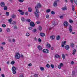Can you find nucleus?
I'll return each instance as SVG.
<instances>
[{
    "instance_id": "f257e3e1",
    "label": "nucleus",
    "mask_w": 77,
    "mask_h": 77,
    "mask_svg": "<svg viewBox=\"0 0 77 77\" xmlns=\"http://www.w3.org/2000/svg\"><path fill=\"white\" fill-rule=\"evenodd\" d=\"M42 7V5L41 4L38 3L37 4L36 6H35V8L36 11H35L34 12V14H35V16L36 17V18H39V11L38 8H41Z\"/></svg>"
},
{
    "instance_id": "f03ea898",
    "label": "nucleus",
    "mask_w": 77,
    "mask_h": 77,
    "mask_svg": "<svg viewBox=\"0 0 77 77\" xmlns=\"http://www.w3.org/2000/svg\"><path fill=\"white\" fill-rule=\"evenodd\" d=\"M15 57L16 59H19L20 58V54L18 53H17L15 54Z\"/></svg>"
},
{
    "instance_id": "7ed1b4c3",
    "label": "nucleus",
    "mask_w": 77,
    "mask_h": 77,
    "mask_svg": "<svg viewBox=\"0 0 77 77\" xmlns=\"http://www.w3.org/2000/svg\"><path fill=\"white\" fill-rule=\"evenodd\" d=\"M16 68L15 66H13L12 69V70L13 71V73L14 74H16Z\"/></svg>"
},
{
    "instance_id": "20e7f679",
    "label": "nucleus",
    "mask_w": 77,
    "mask_h": 77,
    "mask_svg": "<svg viewBox=\"0 0 77 77\" xmlns=\"http://www.w3.org/2000/svg\"><path fill=\"white\" fill-rule=\"evenodd\" d=\"M66 41H65L64 42L63 41L61 43V46L62 47H65V45H66Z\"/></svg>"
},
{
    "instance_id": "39448f33",
    "label": "nucleus",
    "mask_w": 77,
    "mask_h": 77,
    "mask_svg": "<svg viewBox=\"0 0 77 77\" xmlns=\"http://www.w3.org/2000/svg\"><path fill=\"white\" fill-rule=\"evenodd\" d=\"M0 6L2 8H4L5 6V3L3 2H2L0 3Z\"/></svg>"
},
{
    "instance_id": "423d86ee",
    "label": "nucleus",
    "mask_w": 77,
    "mask_h": 77,
    "mask_svg": "<svg viewBox=\"0 0 77 77\" xmlns=\"http://www.w3.org/2000/svg\"><path fill=\"white\" fill-rule=\"evenodd\" d=\"M30 25L31 27H34L35 26V24L33 22H31L30 23Z\"/></svg>"
},
{
    "instance_id": "0eeeda50",
    "label": "nucleus",
    "mask_w": 77,
    "mask_h": 77,
    "mask_svg": "<svg viewBox=\"0 0 77 77\" xmlns=\"http://www.w3.org/2000/svg\"><path fill=\"white\" fill-rule=\"evenodd\" d=\"M43 53H49V51L46 49H44L43 50Z\"/></svg>"
},
{
    "instance_id": "6e6552de",
    "label": "nucleus",
    "mask_w": 77,
    "mask_h": 77,
    "mask_svg": "<svg viewBox=\"0 0 77 77\" xmlns=\"http://www.w3.org/2000/svg\"><path fill=\"white\" fill-rule=\"evenodd\" d=\"M63 25L65 26V27H68V22L67 21H65L63 23Z\"/></svg>"
},
{
    "instance_id": "1a4fd4ad",
    "label": "nucleus",
    "mask_w": 77,
    "mask_h": 77,
    "mask_svg": "<svg viewBox=\"0 0 77 77\" xmlns=\"http://www.w3.org/2000/svg\"><path fill=\"white\" fill-rule=\"evenodd\" d=\"M18 11L20 12V15H24V12L23 11L19 9L18 10Z\"/></svg>"
},
{
    "instance_id": "9d476101",
    "label": "nucleus",
    "mask_w": 77,
    "mask_h": 77,
    "mask_svg": "<svg viewBox=\"0 0 77 77\" xmlns=\"http://www.w3.org/2000/svg\"><path fill=\"white\" fill-rule=\"evenodd\" d=\"M65 49L67 50H68L69 49V46L68 45H66L65 46Z\"/></svg>"
},
{
    "instance_id": "9b49d317",
    "label": "nucleus",
    "mask_w": 77,
    "mask_h": 77,
    "mask_svg": "<svg viewBox=\"0 0 77 77\" xmlns=\"http://www.w3.org/2000/svg\"><path fill=\"white\" fill-rule=\"evenodd\" d=\"M63 66V64L62 63H60V64L58 66V68L59 69H60L61 68V67H62Z\"/></svg>"
},
{
    "instance_id": "f8f14e48",
    "label": "nucleus",
    "mask_w": 77,
    "mask_h": 77,
    "mask_svg": "<svg viewBox=\"0 0 77 77\" xmlns=\"http://www.w3.org/2000/svg\"><path fill=\"white\" fill-rule=\"evenodd\" d=\"M69 30L70 32L71 33L72 31V26H71V25H70L69 26Z\"/></svg>"
},
{
    "instance_id": "ddd939ff",
    "label": "nucleus",
    "mask_w": 77,
    "mask_h": 77,
    "mask_svg": "<svg viewBox=\"0 0 77 77\" xmlns=\"http://www.w3.org/2000/svg\"><path fill=\"white\" fill-rule=\"evenodd\" d=\"M57 1H54V2L53 6H54V7H56L57 6Z\"/></svg>"
},
{
    "instance_id": "4468645a",
    "label": "nucleus",
    "mask_w": 77,
    "mask_h": 77,
    "mask_svg": "<svg viewBox=\"0 0 77 77\" xmlns=\"http://www.w3.org/2000/svg\"><path fill=\"white\" fill-rule=\"evenodd\" d=\"M50 38L52 40H53L55 39V36L54 35H51L50 36Z\"/></svg>"
},
{
    "instance_id": "2eb2a0df",
    "label": "nucleus",
    "mask_w": 77,
    "mask_h": 77,
    "mask_svg": "<svg viewBox=\"0 0 77 77\" xmlns=\"http://www.w3.org/2000/svg\"><path fill=\"white\" fill-rule=\"evenodd\" d=\"M55 57L57 59H60V56L58 54L55 55Z\"/></svg>"
},
{
    "instance_id": "dca6fc26",
    "label": "nucleus",
    "mask_w": 77,
    "mask_h": 77,
    "mask_svg": "<svg viewBox=\"0 0 77 77\" xmlns=\"http://www.w3.org/2000/svg\"><path fill=\"white\" fill-rule=\"evenodd\" d=\"M40 35L41 36H42V37H44V36H45V33L42 32H41L40 33Z\"/></svg>"
},
{
    "instance_id": "f3484780",
    "label": "nucleus",
    "mask_w": 77,
    "mask_h": 77,
    "mask_svg": "<svg viewBox=\"0 0 77 77\" xmlns=\"http://www.w3.org/2000/svg\"><path fill=\"white\" fill-rule=\"evenodd\" d=\"M37 48L39 50H42V47L40 45H38Z\"/></svg>"
},
{
    "instance_id": "a211bd4d",
    "label": "nucleus",
    "mask_w": 77,
    "mask_h": 77,
    "mask_svg": "<svg viewBox=\"0 0 77 77\" xmlns=\"http://www.w3.org/2000/svg\"><path fill=\"white\" fill-rule=\"evenodd\" d=\"M71 47V48H73L74 47V44L73 43H72L70 44V45Z\"/></svg>"
},
{
    "instance_id": "6ab92c4d",
    "label": "nucleus",
    "mask_w": 77,
    "mask_h": 77,
    "mask_svg": "<svg viewBox=\"0 0 77 77\" xmlns=\"http://www.w3.org/2000/svg\"><path fill=\"white\" fill-rule=\"evenodd\" d=\"M4 7V11H6L8 10V6H5Z\"/></svg>"
},
{
    "instance_id": "aec40b11",
    "label": "nucleus",
    "mask_w": 77,
    "mask_h": 77,
    "mask_svg": "<svg viewBox=\"0 0 77 77\" xmlns=\"http://www.w3.org/2000/svg\"><path fill=\"white\" fill-rule=\"evenodd\" d=\"M61 9L63 10V11H65V10H67V8L66 7H63Z\"/></svg>"
},
{
    "instance_id": "412c9836",
    "label": "nucleus",
    "mask_w": 77,
    "mask_h": 77,
    "mask_svg": "<svg viewBox=\"0 0 77 77\" xmlns=\"http://www.w3.org/2000/svg\"><path fill=\"white\" fill-rule=\"evenodd\" d=\"M12 21H13L12 19L11 18H10V19L8 20V21L10 22L11 24H12V23H12Z\"/></svg>"
},
{
    "instance_id": "4be33fe9",
    "label": "nucleus",
    "mask_w": 77,
    "mask_h": 77,
    "mask_svg": "<svg viewBox=\"0 0 77 77\" xmlns=\"http://www.w3.org/2000/svg\"><path fill=\"white\" fill-rule=\"evenodd\" d=\"M11 17L12 18H16V15L15 14H13L11 16Z\"/></svg>"
},
{
    "instance_id": "5701e85b",
    "label": "nucleus",
    "mask_w": 77,
    "mask_h": 77,
    "mask_svg": "<svg viewBox=\"0 0 77 77\" xmlns=\"http://www.w3.org/2000/svg\"><path fill=\"white\" fill-rule=\"evenodd\" d=\"M62 57H63V60L65 59V55H64V54H63L62 55Z\"/></svg>"
},
{
    "instance_id": "b1692460",
    "label": "nucleus",
    "mask_w": 77,
    "mask_h": 77,
    "mask_svg": "<svg viewBox=\"0 0 77 77\" xmlns=\"http://www.w3.org/2000/svg\"><path fill=\"white\" fill-rule=\"evenodd\" d=\"M46 46L47 47H48V48H50V47H51V45L49 44H47Z\"/></svg>"
},
{
    "instance_id": "393cba45",
    "label": "nucleus",
    "mask_w": 77,
    "mask_h": 77,
    "mask_svg": "<svg viewBox=\"0 0 77 77\" xmlns=\"http://www.w3.org/2000/svg\"><path fill=\"white\" fill-rule=\"evenodd\" d=\"M72 10L73 11H75L74 8L75 7H74V6L72 5Z\"/></svg>"
},
{
    "instance_id": "a878e982",
    "label": "nucleus",
    "mask_w": 77,
    "mask_h": 77,
    "mask_svg": "<svg viewBox=\"0 0 77 77\" xmlns=\"http://www.w3.org/2000/svg\"><path fill=\"white\" fill-rule=\"evenodd\" d=\"M11 65H14L15 64V61H12L10 63Z\"/></svg>"
},
{
    "instance_id": "bb28decb",
    "label": "nucleus",
    "mask_w": 77,
    "mask_h": 77,
    "mask_svg": "<svg viewBox=\"0 0 77 77\" xmlns=\"http://www.w3.org/2000/svg\"><path fill=\"white\" fill-rule=\"evenodd\" d=\"M40 69L41 71H44V68L42 67H41L40 68Z\"/></svg>"
},
{
    "instance_id": "cd10ccee",
    "label": "nucleus",
    "mask_w": 77,
    "mask_h": 77,
    "mask_svg": "<svg viewBox=\"0 0 77 77\" xmlns=\"http://www.w3.org/2000/svg\"><path fill=\"white\" fill-rule=\"evenodd\" d=\"M75 52H76V50L75 49H74L73 50V52L72 53V54L74 55L75 54Z\"/></svg>"
},
{
    "instance_id": "c85d7f7f",
    "label": "nucleus",
    "mask_w": 77,
    "mask_h": 77,
    "mask_svg": "<svg viewBox=\"0 0 77 77\" xmlns=\"http://www.w3.org/2000/svg\"><path fill=\"white\" fill-rule=\"evenodd\" d=\"M28 11L29 12H32V8H28Z\"/></svg>"
},
{
    "instance_id": "c756f323",
    "label": "nucleus",
    "mask_w": 77,
    "mask_h": 77,
    "mask_svg": "<svg viewBox=\"0 0 77 77\" xmlns=\"http://www.w3.org/2000/svg\"><path fill=\"white\" fill-rule=\"evenodd\" d=\"M21 20L22 21H23V22H24V20L25 19H24V17H21Z\"/></svg>"
},
{
    "instance_id": "7c9ffc66",
    "label": "nucleus",
    "mask_w": 77,
    "mask_h": 77,
    "mask_svg": "<svg viewBox=\"0 0 77 77\" xmlns=\"http://www.w3.org/2000/svg\"><path fill=\"white\" fill-rule=\"evenodd\" d=\"M69 21L70 23H73V21L71 19H69Z\"/></svg>"
},
{
    "instance_id": "2f4dec72",
    "label": "nucleus",
    "mask_w": 77,
    "mask_h": 77,
    "mask_svg": "<svg viewBox=\"0 0 77 77\" xmlns=\"http://www.w3.org/2000/svg\"><path fill=\"white\" fill-rule=\"evenodd\" d=\"M60 39V36L58 35L57 37V40H59Z\"/></svg>"
},
{
    "instance_id": "473e14b6",
    "label": "nucleus",
    "mask_w": 77,
    "mask_h": 77,
    "mask_svg": "<svg viewBox=\"0 0 77 77\" xmlns=\"http://www.w3.org/2000/svg\"><path fill=\"white\" fill-rule=\"evenodd\" d=\"M13 25H15L16 24V22L15 21H14L12 23Z\"/></svg>"
},
{
    "instance_id": "72a5a7b5",
    "label": "nucleus",
    "mask_w": 77,
    "mask_h": 77,
    "mask_svg": "<svg viewBox=\"0 0 77 77\" xmlns=\"http://www.w3.org/2000/svg\"><path fill=\"white\" fill-rule=\"evenodd\" d=\"M6 31L7 32H9L11 31V30L9 28H8L7 29Z\"/></svg>"
},
{
    "instance_id": "f704fd0d",
    "label": "nucleus",
    "mask_w": 77,
    "mask_h": 77,
    "mask_svg": "<svg viewBox=\"0 0 77 77\" xmlns=\"http://www.w3.org/2000/svg\"><path fill=\"white\" fill-rule=\"evenodd\" d=\"M51 11V10H50V9H48L46 11V12L48 13L50 12Z\"/></svg>"
},
{
    "instance_id": "c9c22d12",
    "label": "nucleus",
    "mask_w": 77,
    "mask_h": 77,
    "mask_svg": "<svg viewBox=\"0 0 77 77\" xmlns=\"http://www.w3.org/2000/svg\"><path fill=\"white\" fill-rule=\"evenodd\" d=\"M6 14L7 16H9V13L8 12H6Z\"/></svg>"
},
{
    "instance_id": "e433bc0d",
    "label": "nucleus",
    "mask_w": 77,
    "mask_h": 77,
    "mask_svg": "<svg viewBox=\"0 0 77 77\" xmlns=\"http://www.w3.org/2000/svg\"><path fill=\"white\" fill-rule=\"evenodd\" d=\"M46 67H47V68H50V65L48 64H47L46 65Z\"/></svg>"
},
{
    "instance_id": "4c0bfd02",
    "label": "nucleus",
    "mask_w": 77,
    "mask_h": 77,
    "mask_svg": "<svg viewBox=\"0 0 77 77\" xmlns=\"http://www.w3.org/2000/svg\"><path fill=\"white\" fill-rule=\"evenodd\" d=\"M31 20H30V19H26V21L27 22H30Z\"/></svg>"
},
{
    "instance_id": "58836bf2",
    "label": "nucleus",
    "mask_w": 77,
    "mask_h": 77,
    "mask_svg": "<svg viewBox=\"0 0 77 77\" xmlns=\"http://www.w3.org/2000/svg\"><path fill=\"white\" fill-rule=\"evenodd\" d=\"M38 29L39 30H42V27L41 26H40L38 27Z\"/></svg>"
},
{
    "instance_id": "ea45409f",
    "label": "nucleus",
    "mask_w": 77,
    "mask_h": 77,
    "mask_svg": "<svg viewBox=\"0 0 77 77\" xmlns=\"http://www.w3.org/2000/svg\"><path fill=\"white\" fill-rule=\"evenodd\" d=\"M51 68H54V65L53 64H51Z\"/></svg>"
},
{
    "instance_id": "a19ab883",
    "label": "nucleus",
    "mask_w": 77,
    "mask_h": 77,
    "mask_svg": "<svg viewBox=\"0 0 77 77\" xmlns=\"http://www.w3.org/2000/svg\"><path fill=\"white\" fill-rule=\"evenodd\" d=\"M51 14L52 15H54V14H55V12L53 11H52L51 12Z\"/></svg>"
},
{
    "instance_id": "79ce46f5",
    "label": "nucleus",
    "mask_w": 77,
    "mask_h": 77,
    "mask_svg": "<svg viewBox=\"0 0 77 77\" xmlns=\"http://www.w3.org/2000/svg\"><path fill=\"white\" fill-rule=\"evenodd\" d=\"M32 31L33 32H36V29H33L32 30Z\"/></svg>"
},
{
    "instance_id": "37998d69",
    "label": "nucleus",
    "mask_w": 77,
    "mask_h": 77,
    "mask_svg": "<svg viewBox=\"0 0 77 77\" xmlns=\"http://www.w3.org/2000/svg\"><path fill=\"white\" fill-rule=\"evenodd\" d=\"M60 18L61 19H63V16H60Z\"/></svg>"
},
{
    "instance_id": "c03bdc74",
    "label": "nucleus",
    "mask_w": 77,
    "mask_h": 77,
    "mask_svg": "<svg viewBox=\"0 0 77 77\" xmlns=\"http://www.w3.org/2000/svg\"><path fill=\"white\" fill-rule=\"evenodd\" d=\"M26 36H29V35H30V34H29V33L27 32L26 34Z\"/></svg>"
},
{
    "instance_id": "a18cd8bd",
    "label": "nucleus",
    "mask_w": 77,
    "mask_h": 77,
    "mask_svg": "<svg viewBox=\"0 0 77 77\" xmlns=\"http://www.w3.org/2000/svg\"><path fill=\"white\" fill-rule=\"evenodd\" d=\"M75 4L77 5V0H74Z\"/></svg>"
},
{
    "instance_id": "49530a36",
    "label": "nucleus",
    "mask_w": 77,
    "mask_h": 77,
    "mask_svg": "<svg viewBox=\"0 0 77 77\" xmlns=\"http://www.w3.org/2000/svg\"><path fill=\"white\" fill-rule=\"evenodd\" d=\"M38 75L36 74H34V77H37Z\"/></svg>"
},
{
    "instance_id": "de8ad7c7",
    "label": "nucleus",
    "mask_w": 77,
    "mask_h": 77,
    "mask_svg": "<svg viewBox=\"0 0 77 77\" xmlns=\"http://www.w3.org/2000/svg\"><path fill=\"white\" fill-rule=\"evenodd\" d=\"M19 2H24V0H18Z\"/></svg>"
},
{
    "instance_id": "09e8293b",
    "label": "nucleus",
    "mask_w": 77,
    "mask_h": 77,
    "mask_svg": "<svg viewBox=\"0 0 77 77\" xmlns=\"http://www.w3.org/2000/svg\"><path fill=\"white\" fill-rule=\"evenodd\" d=\"M38 42H41V41H42L41 39L40 38H38Z\"/></svg>"
},
{
    "instance_id": "8fccbe9b",
    "label": "nucleus",
    "mask_w": 77,
    "mask_h": 77,
    "mask_svg": "<svg viewBox=\"0 0 77 77\" xmlns=\"http://www.w3.org/2000/svg\"><path fill=\"white\" fill-rule=\"evenodd\" d=\"M2 26L3 27H6V25H5V24H3L2 25Z\"/></svg>"
},
{
    "instance_id": "3c124183",
    "label": "nucleus",
    "mask_w": 77,
    "mask_h": 77,
    "mask_svg": "<svg viewBox=\"0 0 77 77\" xmlns=\"http://www.w3.org/2000/svg\"><path fill=\"white\" fill-rule=\"evenodd\" d=\"M46 18H49V15H47L46 16Z\"/></svg>"
},
{
    "instance_id": "603ef678",
    "label": "nucleus",
    "mask_w": 77,
    "mask_h": 77,
    "mask_svg": "<svg viewBox=\"0 0 77 77\" xmlns=\"http://www.w3.org/2000/svg\"><path fill=\"white\" fill-rule=\"evenodd\" d=\"M75 74V72L74 71H72V75H74Z\"/></svg>"
},
{
    "instance_id": "864d4df0",
    "label": "nucleus",
    "mask_w": 77,
    "mask_h": 77,
    "mask_svg": "<svg viewBox=\"0 0 77 77\" xmlns=\"http://www.w3.org/2000/svg\"><path fill=\"white\" fill-rule=\"evenodd\" d=\"M25 15H29V14H28L27 12H26L25 13Z\"/></svg>"
},
{
    "instance_id": "5fc2aeb1",
    "label": "nucleus",
    "mask_w": 77,
    "mask_h": 77,
    "mask_svg": "<svg viewBox=\"0 0 77 77\" xmlns=\"http://www.w3.org/2000/svg\"><path fill=\"white\" fill-rule=\"evenodd\" d=\"M20 77H24V76L23 75H19Z\"/></svg>"
},
{
    "instance_id": "6e6d98bb",
    "label": "nucleus",
    "mask_w": 77,
    "mask_h": 77,
    "mask_svg": "<svg viewBox=\"0 0 77 77\" xmlns=\"http://www.w3.org/2000/svg\"><path fill=\"white\" fill-rule=\"evenodd\" d=\"M28 66H32V63H30L28 64Z\"/></svg>"
},
{
    "instance_id": "4d7b16f0",
    "label": "nucleus",
    "mask_w": 77,
    "mask_h": 77,
    "mask_svg": "<svg viewBox=\"0 0 77 77\" xmlns=\"http://www.w3.org/2000/svg\"><path fill=\"white\" fill-rule=\"evenodd\" d=\"M2 45H5L6 43H5V42H3L2 43Z\"/></svg>"
},
{
    "instance_id": "13d9d810",
    "label": "nucleus",
    "mask_w": 77,
    "mask_h": 77,
    "mask_svg": "<svg viewBox=\"0 0 77 77\" xmlns=\"http://www.w3.org/2000/svg\"><path fill=\"white\" fill-rule=\"evenodd\" d=\"M1 76L2 77H5V75L3 74H2L1 75Z\"/></svg>"
},
{
    "instance_id": "bf43d9fd",
    "label": "nucleus",
    "mask_w": 77,
    "mask_h": 77,
    "mask_svg": "<svg viewBox=\"0 0 77 77\" xmlns=\"http://www.w3.org/2000/svg\"><path fill=\"white\" fill-rule=\"evenodd\" d=\"M34 39V40H35V41H37V39L35 37Z\"/></svg>"
},
{
    "instance_id": "052dcab7",
    "label": "nucleus",
    "mask_w": 77,
    "mask_h": 77,
    "mask_svg": "<svg viewBox=\"0 0 77 77\" xmlns=\"http://www.w3.org/2000/svg\"><path fill=\"white\" fill-rule=\"evenodd\" d=\"M71 64H72V65H73V64H74V61H72L71 62Z\"/></svg>"
},
{
    "instance_id": "680f3d73",
    "label": "nucleus",
    "mask_w": 77,
    "mask_h": 77,
    "mask_svg": "<svg viewBox=\"0 0 77 77\" xmlns=\"http://www.w3.org/2000/svg\"><path fill=\"white\" fill-rule=\"evenodd\" d=\"M29 30H32V27H30L29 28Z\"/></svg>"
},
{
    "instance_id": "e2e57ef3",
    "label": "nucleus",
    "mask_w": 77,
    "mask_h": 77,
    "mask_svg": "<svg viewBox=\"0 0 77 77\" xmlns=\"http://www.w3.org/2000/svg\"><path fill=\"white\" fill-rule=\"evenodd\" d=\"M21 57L22 58H23L24 57V56H23V55L21 54Z\"/></svg>"
},
{
    "instance_id": "0e129e2a",
    "label": "nucleus",
    "mask_w": 77,
    "mask_h": 77,
    "mask_svg": "<svg viewBox=\"0 0 77 77\" xmlns=\"http://www.w3.org/2000/svg\"><path fill=\"white\" fill-rule=\"evenodd\" d=\"M14 29H17V26H14Z\"/></svg>"
},
{
    "instance_id": "69168bd1",
    "label": "nucleus",
    "mask_w": 77,
    "mask_h": 77,
    "mask_svg": "<svg viewBox=\"0 0 77 77\" xmlns=\"http://www.w3.org/2000/svg\"><path fill=\"white\" fill-rule=\"evenodd\" d=\"M0 48L2 50H3V48L2 46Z\"/></svg>"
},
{
    "instance_id": "338daca9",
    "label": "nucleus",
    "mask_w": 77,
    "mask_h": 77,
    "mask_svg": "<svg viewBox=\"0 0 77 77\" xmlns=\"http://www.w3.org/2000/svg\"><path fill=\"white\" fill-rule=\"evenodd\" d=\"M8 41L10 42H11V39H8Z\"/></svg>"
},
{
    "instance_id": "774afa93",
    "label": "nucleus",
    "mask_w": 77,
    "mask_h": 77,
    "mask_svg": "<svg viewBox=\"0 0 77 77\" xmlns=\"http://www.w3.org/2000/svg\"><path fill=\"white\" fill-rule=\"evenodd\" d=\"M36 23L37 24H39V23H40V22L37 21Z\"/></svg>"
}]
</instances>
